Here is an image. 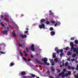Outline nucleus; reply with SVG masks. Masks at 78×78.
<instances>
[{
  "label": "nucleus",
  "mask_w": 78,
  "mask_h": 78,
  "mask_svg": "<svg viewBox=\"0 0 78 78\" xmlns=\"http://www.w3.org/2000/svg\"><path fill=\"white\" fill-rule=\"evenodd\" d=\"M67 60L68 61H70V58H68L67 59Z\"/></svg>",
  "instance_id": "nucleus-49"
},
{
  "label": "nucleus",
  "mask_w": 78,
  "mask_h": 78,
  "mask_svg": "<svg viewBox=\"0 0 78 78\" xmlns=\"http://www.w3.org/2000/svg\"><path fill=\"white\" fill-rule=\"evenodd\" d=\"M58 50V48L57 47H56L55 48V51H57Z\"/></svg>",
  "instance_id": "nucleus-40"
},
{
  "label": "nucleus",
  "mask_w": 78,
  "mask_h": 78,
  "mask_svg": "<svg viewBox=\"0 0 78 78\" xmlns=\"http://www.w3.org/2000/svg\"><path fill=\"white\" fill-rule=\"evenodd\" d=\"M7 28L8 30H9V27L8 26H7Z\"/></svg>",
  "instance_id": "nucleus-58"
},
{
  "label": "nucleus",
  "mask_w": 78,
  "mask_h": 78,
  "mask_svg": "<svg viewBox=\"0 0 78 78\" xmlns=\"http://www.w3.org/2000/svg\"><path fill=\"white\" fill-rule=\"evenodd\" d=\"M23 59L24 60L26 61V62H27V58H23Z\"/></svg>",
  "instance_id": "nucleus-34"
},
{
  "label": "nucleus",
  "mask_w": 78,
  "mask_h": 78,
  "mask_svg": "<svg viewBox=\"0 0 78 78\" xmlns=\"http://www.w3.org/2000/svg\"><path fill=\"white\" fill-rule=\"evenodd\" d=\"M68 64H69V62H67L65 64V66H67L68 65Z\"/></svg>",
  "instance_id": "nucleus-29"
},
{
  "label": "nucleus",
  "mask_w": 78,
  "mask_h": 78,
  "mask_svg": "<svg viewBox=\"0 0 78 78\" xmlns=\"http://www.w3.org/2000/svg\"><path fill=\"white\" fill-rule=\"evenodd\" d=\"M71 69L72 70H75V69L74 67H72Z\"/></svg>",
  "instance_id": "nucleus-43"
},
{
  "label": "nucleus",
  "mask_w": 78,
  "mask_h": 78,
  "mask_svg": "<svg viewBox=\"0 0 78 78\" xmlns=\"http://www.w3.org/2000/svg\"><path fill=\"white\" fill-rule=\"evenodd\" d=\"M1 17L2 18V19H3V18H4V16H3L2 15H1Z\"/></svg>",
  "instance_id": "nucleus-42"
},
{
  "label": "nucleus",
  "mask_w": 78,
  "mask_h": 78,
  "mask_svg": "<svg viewBox=\"0 0 78 78\" xmlns=\"http://www.w3.org/2000/svg\"><path fill=\"white\" fill-rule=\"evenodd\" d=\"M50 31H53V27H50Z\"/></svg>",
  "instance_id": "nucleus-30"
},
{
  "label": "nucleus",
  "mask_w": 78,
  "mask_h": 78,
  "mask_svg": "<svg viewBox=\"0 0 78 78\" xmlns=\"http://www.w3.org/2000/svg\"><path fill=\"white\" fill-rule=\"evenodd\" d=\"M28 33V31H25L24 34H27V33Z\"/></svg>",
  "instance_id": "nucleus-45"
},
{
  "label": "nucleus",
  "mask_w": 78,
  "mask_h": 78,
  "mask_svg": "<svg viewBox=\"0 0 78 78\" xmlns=\"http://www.w3.org/2000/svg\"><path fill=\"white\" fill-rule=\"evenodd\" d=\"M63 55H64V53L63 52H62L60 54V57H62Z\"/></svg>",
  "instance_id": "nucleus-13"
},
{
  "label": "nucleus",
  "mask_w": 78,
  "mask_h": 78,
  "mask_svg": "<svg viewBox=\"0 0 78 78\" xmlns=\"http://www.w3.org/2000/svg\"><path fill=\"white\" fill-rule=\"evenodd\" d=\"M20 36H21V38L22 39H23V38H25L26 37H27V35L26 34L23 35V34H21L20 35Z\"/></svg>",
  "instance_id": "nucleus-6"
},
{
  "label": "nucleus",
  "mask_w": 78,
  "mask_h": 78,
  "mask_svg": "<svg viewBox=\"0 0 78 78\" xmlns=\"http://www.w3.org/2000/svg\"><path fill=\"white\" fill-rule=\"evenodd\" d=\"M29 78H31L32 77H31V76H29Z\"/></svg>",
  "instance_id": "nucleus-64"
},
{
  "label": "nucleus",
  "mask_w": 78,
  "mask_h": 78,
  "mask_svg": "<svg viewBox=\"0 0 78 78\" xmlns=\"http://www.w3.org/2000/svg\"><path fill=\"white\" fill-rule=\"evenodd\" d=\"M62 66H64V63H63Z\"/></svg>",
  "instance_id": "nucleus-62"
},
{
  "label": "nucleus",
  "mask_w": 78,
  "mask_h": 78,
  "mask_svg": "<svg viewBox=\"0 0 78 78\" xmlns=\"http://www.w3.org/2000/svg\"><path fill=\"white\" fill-rule=\"evenodd\" d=\"M53 58H55L56 57V55L55 54V53H53Z\"/></svg>",
  "instance_id": "nucleus-19"
},
{
  "label": "nucleus",
  "mask_w": 78,
  "mask_h": 78,
  "mask_svg": "<svg viewBox=\"0 0 78 78\" xmlns=\"http://www.w3.org/2000/svg\"><path fill=\"white\" fill-rule=\"evenodd\" d=\"M54 61H55L57 63V62H58V58H56L54 59Z\"/></svg>",
  "instance_id": "nucleus-15"
},
{
  "label": "nucleus",
  "mask_w": 78,
  "mask_h": 78,
  "mask_svg": "<svg viewBox=\"0 0 78 78\" xmlns=\"http://www.w3.org/2000/svg\"><path fill=\"white\" fill-rule=\"evenodd\" d=\"M45 65H47V66H50V63L47 62H45Z\"/></svg>",
  "instance_id": "nucleus-28"
},
{
  "label": "nucleus",
  "mask_w": 78,
  "mask_h": 78,
  "mask_svg": "<svg viewBox=\"0 0 78 78\" xmlns=\"http://www.w3.org/2000/svg\"><path fill=\"white\" fill-rule=\"evenodd\" d=\"M42 61L44 62H47L48 61V59L47 58L45 57L44 58L42 59Z\"/></svg>",
  "instance_id": "nucleus-3"
},
{
  "label": "nucleus",
  "mask_w": 78,
  "mask_h": 78,
  "mask_svg": "<svg viewBox=\"0 0 78 78\" xmlns=\"http://www.w3.org/2000/svg\"><path fill=\"white\" fill-rule=\"evenodd\" d=\"M28 56V54H27V53L25 54V55H24V56L26 57V56Z\"/></svg>",
  "instance_id": "nucleus-55"
},
{
  "label": "nucleus",
  "mask_w": 78,
  "mask_h": 78,
  "mask_svg": "<svg viewBox=\"0 0 78 78\" xmlns=\"http://www.w3.org/2000/svg\"><path fill=\"white\" fill-rule=\"evenodd\" d=\"M35 60L39 64H40L41 65H42V63L40 61H39V60L37 59H35Z\"/></svg>",
  "instance_id": "nucleus-7"
},
{
  "label": "nucleus",
  "mask_w": 78,
  "mask_h": 78,
  "mask_svg": "<svg viewBox=\"0 0 78 78\" xmlns=\"http://www.w3.org/2000/svg\"><path fill=\"white\" fill-rule=\"evenodd\" d=\"M69 76V74L68 73H66V74L64 73L63 75L62 76V78H64L65 76Z\"/></svg>",
  "instance_id": "nucleus-4"
},
{
  "label": "nucleus",
  "mask_w": 78,
  "mask_h": 78,
  "mask_svg": "<svg viewBox=\"0 0 78 78\" xmlns=\"http://www.w3.org/2000/svg\"><path fill=\"white\" fill-rule=\"evenodd\" d=\"M12 33L13 36H14V37H16V34L14 31L13 30Z\"/></svg>",
  "instance_id": "nucleus-11"
},
{
  "label": "nucleus",
  "mask_w": 78,
  "mask_h": 78,
  "mask_svg": "<svg viewBox=\"0 0 78 78\" xmlns=\"http://www.w3.org/2000/svg\"><path fill=\"white\" fill-rule=\"evenodd\" d=\"M51 69L52 72H55V69L53 68V67H51Z\"/></svg>",
  "instance_id": "nucleus-21"
},
{
  "label": "nucleus",
  "mask_w": 78,
  "mask_h": 78,
  "mask_svg": "<svg viewBox=\"0 0 78 78\" xmlns=\"http://www.w3.org/2000/svg\"><path fill=\"white\" fill-rule=\"evenodd\" d=\"M74 47L73 46H72V47H71V50H74Z\"/></svg>",
  "instance_id": "nucleus-44"
},
{
  "label": "nucleus",
  "mask_w": 78,
  "mask_h": 78,
  "mask_svg": "<svg viewBox=\"0 0 78 78\" xmlns=\"http://www.w3.org/2000/svg\"><path fill=\"white\" fill-rule=\"evenodd\" d=\"M70 39L71 41H73V40H75V37H71V38Z\"/></svg>",
  "instance_id": "nucleus-27"
},
{
  "label": "nucleus",
  "mask_w": 78,
  "mask_h": 78,
  "mask_svg": "<svg viewBox=\"0 0 78 78\" xmlns=\"http://www.w3.org/2000/svg\"><path fill=\"white\" fill-rule=\"evenodd\" d=\"M46 23L48 25V24H49L50 23V22L48 21H47L46 22Z\"/></svg>",
  "instance_id": "nucleus-32"
},
{
  "label": "nucleus",
  "mask_w": 78,
  "mask_h": 78,
  "mask_svg": "<svg viewBox=\"0 0 78 78\" xmlns=\"http://www.w3.org/2000/svg\"><path fill=\"white\" fill-rule=\"evenodd\" d=\"M63 71L62 72V73H63V74H64V73H65V72L66 71V69H63Z\"/></svg>",
  "instance_id": "nucleus-25"
},
{
  "label": "nucleus",
  "mask_w": 78,
  "mask_h": 78,
  "mask_svg": "<svg viewBox=\"0 0 78 78\" xmlns=\"http://www.w3.org/2000/svg\"><path fill=\"white\" fill-rule=\"evenodd\" d=\"M8 31V30H4L3 31V33L4 34H7Z\"/></svg>",
  "instance_id": "nucleus-9"
},
{
  "label": "nucleus",
  "mask_w": 78,
  "mask_h": 78,
  "mask_svg": "<svg viewBox=\"0 0 78 78\" xmlns=\"http://www.w3.org/2000/svg\"><path fill=\"white\" fill-rule=\"evenodd\" d=\"M75 43L76 44H78V40H75Z\"/></svg>",
  "instance_id": "nucleus-31"
},
{
  "label": "nucleus",
  "mask_w": 78,
  "mask_h": 78,
  "mask_svg": "<svg viewBox=\"0 0 78 78\" xmlns=\"http://www.w3.org/2000/svg\"><path fill=\"white\" fill-rule=\"evenodd\" d=\"M49 60H50V62L51 63H52L53 62V59H52L51 60L50 59H49Z\"/></svg>",
  "instance_id": "nucleus-36"
},
{
  "label": "nucleus",
  "mask_w": 78,
  "mask_h": 78,
  "mask_svg": "<svg viewBox=\"0 0 78 78\" xmlns=\"http://www.w3.org/2000/svg\"><path fill=\"white\" fill-rule=\"evenodd\" d=\"M26 77H27V76H23V78H26Z\"/></svg>",
  "instance_id": "nucleus-59"
},
{
  "label": "nucleus",
  "mask_w": 78,
  "mask_h": 78,
  "mask_svg": "<svg viewBox=\"0 0 78 78\" xmlns=\"http://www.w3.org/2000/svg\"><path fill=\"white\" fill-rule=\"evenodd\" d=\"M67 54L68 56H70L71 55V52H70V51H69L68 52Z\"/></svg>",
  "instance_id": "nucleus-16"
},
{
  "label": "nucleus",
  "mask_w": 78,
  "mask_h": 78,
  "mask_svg": "<svg viewBox=\"0 0 78 78\" xmlns=\"http://www.w3.org/2000/svg\"><path fill=\"white\" fill-rule=\"evenodd\" d=\"M39 28H40V29H41L42 28H43L44 29L45 28V25L44 24L42 23L41 25H39Z\"/></svg>",
  "instance_id": "nucleus-1"
},
{
  "label": "nucleus",
  "mask_w": 78,
  "mask_h": 78,
  "mask_svg": "<svg viewBox=\"0 0 78 78\" xmlns=\"http://www.w3.org/2000/svg\"><path fill=\"white\" fill-rule=\"evenodd\" d=\"M64 73H62H62H60L58 74V76H60L61 75L62 76V75H64Z\"/></svg>",
  "instance_id": "nucleus-12"
},
{
  "label": "nucleus",
  "mask_w": 78,
  "mask_h": 78,
  "mask_svg": "<svg viewBox=\"0 0 78 78\" xmlns=\"http://www.w3.org/2000/svg\"><path fill=\"white\" fill-rule=\"evenodd\" d=\"M39 68H41V65H39Z\"/></svg>",
  "instance_id": "nucleus-61"
},
{
  "label": "nucleus",
  "mask_w": 78,
  "mask_h": 78,
  "mask_svg": "<svg viewBox=\"0 0 78 78\" xmlns=\"http://www.w3.org/2000/svg\"><path fill=\"white\" fill-rule=\"evenodd\" d=\"M70 46H71V47H72V46H73L74 44H73V42H71L70 43Z\"/></svg>",
  "instance_id": "nucleus-17"
},
{
  "label": "nucleus",
  "mask_w": 78,
  "mask_h": 78,
  "mask_svg": "<svg viewBox=\"0 0 78 78\" xmlns=\"http://www.w3.org/2000/svg\"><path fill=\"white\" fill-rule=\"evenodd\" d=\"M1 25H2V26L3 27H5V25H4V24L2 23H1Z\"/></svg>",
  "instance_id": "nucleus-24"
},
{
  "label": "nucleus",
  "mask_w": 78,
  "mask_h": 78,
  "mask_svg": "<svg viewBox=\"0 0 78 78\" xmlns=\"http://www.w3.org/2000/svg\"><path fill=\"white\" fill-rule=\"evenodd\" d=\"M61 25V23L60 22H58L57 23V25L58 26H59Z\"/></svg>",
  "instance_id": "nucleus-33"
},
{
  "label": "nucleus",
  "mask_w": 78,
  "mask_h": 78,
  "mask_svg": "<svg viewBox=\"0 0 78 78\" xmlns=\"http://www.w3.org/2000/svg\"><path fill=\"white\" fill-rule=\"evenodd\" d=\"M6 16L7 17H9V15H6Z\"/></svg>",
  "instance_id": "nucleus-63"
},
{
  "label": "nucleus",
  "mask_w": 78,
  "mask_h": 78,
  "mask_svg": "<svg viewBox=\"0 0 78 78\" xmlns=\"http://www.w3.org/2000/svg\"><path fill=\"white\" fill-rule=\"evenodd\" d=\"M69 49V47H67L65 48V50L67 51V50H68Z\"/></svg>",
  "instance_id": "nucleus-26"
},
{
  "label": "nucleus",
  "mask_w": 78,
  "mask_h": 78,
  "mask_svg": "<svg viewBox=\"0 0 78 78\" xmlns=\"http://www.w3.org/2000/svg\"><path fill=\"white\" fill-rule=\"evenodd\" d=\"M71 60H72V62H73V61H75V58H73L72 59H71Z\"/></svg>",
  "instance_id": "nucleus-53"
},
{
  "label": "nucleus",
  "mask_w": 78,
  "mask_h": 78,
  "mask_svg": "<svg viewBox=\"0 0 78 78\" xmlns=\"http://www.w3.org/2000/svg\"><path fill=\"white\" fill-rule=\"evenodd\" d=\"M26 73L25 71H22L21 73V75H22L23 76V75H26Z\"/></svg>",
  "instance_id": "nucleus-10"
},
{
  "label": "nucleus",
  "mask_w": 78,
  "mask_h": 78,
  "mask_svg": "<svg viewBox=\"0 0 78 78\" xmlns=\"http://www.w3.org/2000/svg\"><path fill=\"white\" fill-rule=\"evenodd\" d=\"M30 56L32 58H33V56L32 55H30Z\"/></svg>",
  "instance_id": "nucleus-60"
},
{
  "label": "nucleus",
  "mask_w": 78,
  "mask_h": 78,
  "mask_svg": "<svg viewBox=\"0 0 78 78\" xmlns=\"http://www.w3.org/2000/svg\"><path fill=\"white\" fill-rule=\"evenodd\" d=\"M46 20H45L44 19H42L40 21V22L41 23H42L43 22H45Z\"/></svg>",
  "instance_id": "nucleus-8"
},
{
  "label": "nucleus",
  "mask_w": 78,
  "mask_h": 78,
  "mask_svg": "<svg viewBox=\"0 0 78 78\" xmlns=\"http://www.w3.org/2000/svg\"><path fill=\"white\" fill-rule=\"evenodd\" d=\"M28 61H30L31 59H30V58L28 59Z\"/></svg>",
  "instance_id": "nucleus-57"
},
{
  "label": "nucleus",
  "mask_w": 78,
  "mask_h": 78,
  "mask_svg": "<svg viewBox=\"0 0 78 78\" xmlns=\"http://www.w3.org/2000/svg\"><path fill=\"white\" fill-rule=\"evenodd\" d=\"M56 70L57 71V73H59V72H61V70H59V69H57Z\"/></svg>",
  "instance_id": "nucleus-23"
},
{
  "label": "nucleus",
  "mask_w": 78,
  "mask_h": 78,
  "mask_svg": "<svg viewBox=\"0 0 78 78\" xmlns=\"http://www.w3.org/2000/svg\"><path fill=\"white\" fill-rule=\"evenodd\" d=\"M51 22L52 23H55L56 22L54 21H51Z\"/></svg>",
  "instance_id": "nucleus-51"
},
{
  "label": "nucleus",
  "mask_w": 78,
  "mask_h": 78,
  "mask_svg": "<svg viewBox=\"0 0 78 78\" xmlns=\"http://www.w3.org/2000/svg\"><path fill=\"white\" fill-rule=\"evenodd\" d=\"M58 25V23H56L55 24V27H56Z\"/></svg>",
  "instance_id": "nucleus-54"
},
{
  "label": "nucleus",
  "mask_w": 78,
  "mask_h": 78,
  "mask_svg": "<svg viewBox=\"0 0 78 78\" xmlns=\"http://www.w3.org/2000/svg\"><path fill=\"white\" fill-rule=\"evenodd\" d=\"M0 53H1L2 54H5V52H3L2 51H0Z\"/></svg>",
  "instance_id": "nucleus-46"
},
{
  "label": "nucleus",
  "mask_w": 78,
  "mask_h": 78,
  "mask_svg": "<svg viewBox=\"0 0 78 78\" xmlns=\"http://www.w3.org/2000/svg\"><path fill=\"white\" fill-rule=\"evenodd\" d=\"M51 35L52 36H53L55 35V32L54 31H51Z\"/></svg>",
  "instance_id": "nucleus-5"
},
{
  "label": "nucleus",
  "mask_w": 78,
  "mask_h": 78,
  "mask_svg": "<svg viewBox=\"0 0 78 78\" xmlns=\"http://www.w3.org/2000/svg\"><path fill=\"white\" fill-rule=\"evenodd\" d=\"M60 52L61 53H62V52H63V50L62 49L60 50Z\"/></svg>",
  "instance_id": "nucleus-35"
},
{
  "label": "nucleus",
  "mask_w": 78,
  "mask_h": 78,
  "mask_svg": "<svg viewBox=\"0 0 78 78\" xmlns=\"http://www.w3.org/2000/svg\"><path fill=\"white\" fill-rule=\"evenodd\" d=\"M76 56V54H74L72 55V58H75Z\"/></svg>",
  "instance_id": "nucleus-18"
},
{
  "label": "nucleus",
  "mask_w": 78,
  "mask_h": 78,
  "mask_svg": "<svg viewBox=\"0 0 78 78\" xmlns=\"http://www.w3.org/2000/svg\"><path fill=\"white\" fill-rule=\"evenodd\" d=\"M59 52H60V50L59 49H58V50H57V53H59Z\"/></svg>",
  "instance_id": "nucleus-37"
},
{
  "label": "nucleus",
  "mask_w": 78,
  "mask_h": 78,
  "mask_svg": "<svg viewBox=\"0 0 78 78\" xmlns=\"http://www.w3.org/2000/svg\"><path fill=\"white\" fill-rule=\"evenodd\" d=\"M50 78H54L53 76H49Z\"/></svg>",
  "instance_id": "nucleus-48"
},
{
  "label": "nucleus",
  "mask_w": 78,
  "mask_h": 78,
  "mask_svg": "<svg viewBox=\"0 0 78 78\" xmlns=\"http://www.w3.org/2000/svg\"><path fill=\"white\" fill-rule=\"evenodd\" d=\"M47 73L48 75H50V71L49 70H48V71H47Z\"/></svg>",
  "instance_id": "nucleus-39"
},
{
  "label": "nucleus",
  "mask_w": 78,
  "mask_h": 78,
  "mask_svg": "<svg viewBox=\"0 0 78 78\" xmlns=\"http://www.w3.org/2000/svg\"><path fill=\"white\" fill-rule=\"evenodd\" d=\"M30 75H31L32 77H33L34 78H35L36 77V75L34 74H30Z\"/></svg>",
  "instance_id": "nucleus-14"
},
{
  "label": "nucleus",
  "mask_w": 78,
  "mask_h": 78,
  "mask_svg": "<svg viewBox=\"0 0 78 78\" xmlns=\"http://www.w3.org/2000/svg\"><path fill=\"white\" fill-rule=\"evenodd\" d=\"M18 46L19 47H23V45L22 44H21L20 43H19L18 44Z\"/></svg>",
  "instance_id": "nucleus-22"
},
{
  "label": "nucleus",
  "mask_w": 78,
  "mask_h": 78,
  "mask_svg": "<svg viewBox=\"0 0 78 78\" xmlns=\"http://www.w3.org/2000/svg\"><path fill=\"white\" fill-rule=\"evenodd\" d=\"M31 50L33 51H35V48H34V45L33 44L31 45V47L30 48Z\"/></svg>",
  "instance_id": "nucleus-2"
},
{
  "label": "nucleus",
  "mask_w": 78,
  "mask_h": 78,
  "mask_svg": "<svg viewBox=\"0 0 78 78\" xmlns=\"http://www.w3.org/2000/svg\"><path fill=\"white\" fill-rule=\"evenodd\" d=\"M26 51H27V52L28 53L29 51H28V48H26Z\"/></svg>",
  "instance_id": "nucleus-47"
},
{
  "label": "nucleus",
  "mask_w": 78,
  "mask_h": 78,
  "mask_svg": "<svg viewBox=\"0 0 78 78\" xmlns=\"http://www.w3.org/2000/svg\"><path fill=\"white\" fill-rule=\"evenodd\" d=\"M68 69H70L71 68V67L70 66H69L68 67Z\"/></svg>",
  "instance_id": "nucleus-52"
},
{
  "label": "nucleus",
  "mask_w": 78,
  "mask_h": 78,
  "mask_svg": "<svg viewBox=\"0 0 78 78\" xmlns=\"http://www.w3.org/2000/svg\"><path fill=\"white\" fill-rule=\"evenodd\" d=\"M55 63H54V62L52 63H51V65L52 66H55Z\"/></svg>",
  "instance_id": "nucleus-50"
},
{
  "label": "nucleus",
  "mask_w": 78,
  "mask_h": 78,
  "mask_svg": "<svg viewBox=\"0 0 78 78\" xmlns=\"http://www.w3.org/2000/svg\"><path fill=\"white\" fill-rule=\"evenodd\" d=\"M14 66V63H12V62L10 64L9 67L12 66Z\"/></svg>",
  "instance_id": "nucleus-20"
},
{
  "label": "nucleus",
  "mask_w": 78,
  "mask_h": 78,
  "mask_svg": "<svg viewBox=\"0 0 78 78\" xmlns=\"http://www.w3.org/2000/svg\"><path fill=\"white\" fill-rule=\"evenodd\" d=\"M76 70H78V64L77 65V67L76 68Z\"/></svg>",
  "instance_id": "nucleus-38"
},
{
  "label": "nucleus",
  "mask_w": 78,
  "mask_h": 78,
  "mask_svg": "<svg viewBox=\"0 0 78 78\" xmlns=\"http://www.w3.org/2000/svg\"><path fill=\"white\" fill-rule=\"evenodd\" d=\"M5 20H6L7 22H9V20H6V19L5 18Z\"/></svg>",
  "instance_id": "nucleus-56"
},
{
  "label": "nucleus",
  "mask_w": 78,
  "mask_h": 78,
  "mask_svg": "<svg viewBox=\"0 0 78 78\" xmlns=\"http://www.w3.org/2000/svg\"><path fill=\"white\" fill-rule=\"evenodd\" d=\"M20 54L21 56H23V55H22V54H23V53H22V51H20Z\"/></svg>",
  "instance_id": "nucleus-41"
}]
</instances>
